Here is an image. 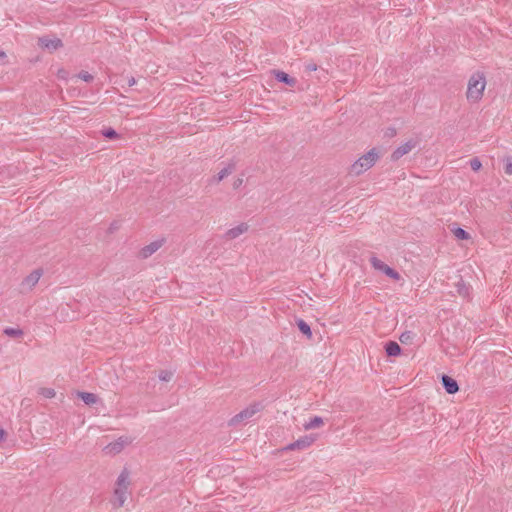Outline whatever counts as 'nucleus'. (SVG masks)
<instances>
[{
	"label": "nucleus",
	"instance_id": "f257e3e1",
	"mask_svg": "<svg viewBox=\"0 0 512 512\" xmlns=\"http://www.w3.org/2000/svg\"><path fill=\"white\" fill-rule=\"evenodd\" d=\"M129 471L124 468L116 481V488L114 489L111 504L114 508L118 509L122 507L127 500L129 482Z\"/></svg>",
	"mask_w": 512,
	"mask_h": 512
},
{
	"label": "nucleus",
	"instance_id": "f03ea898",
	"mask_svg": "<svg viewBox=\"0 0 512 512\" xmlns=\"http://www.w3.org/2000/svg\"><path fill=\"white\" fill-rule=\"evenodd\" d=\"M486 86V80L482 73H474L469 81H468V87H467V100L470 102H477L479 101L482 96L483 92Z\"/></svg>",
	"mask_w": 512,
	"mask_h": 512
},
{
	"label": "nucleus",
	"instance_id": "7ed1b4c3",
	"mask_svg": "<svg viewBox=\"0 0 512 512\" xmlns=\"http://www.w3.org/2000/svg\"><path fill=\"white\" fill-rule=\"evenodd\" d=\"M378 158L379 155L376 151V148H372L352 164L350 168V174L356 176L362 174L363 172L370 169Z\"/></svg>",
	"mask_w": 512,
	"mask_h": 512
},
{
	"label": "nucleus",
	"instance_id": "20e7f679",
	"mask_svg": "<svg viewBox=\"0 0 512 512\" xmlns=\"http://www.w3.org/2000/svg\"><path fill=\"white\" fill-rule=\"evenodd\" d=\"M262 409H263V405L261 402L252 403L248 407H246L245 409L240 411L238 414L233 416L229 421V425L234 426L243 421H246V420L252 418L256 413H258Z\"/></svg>",
	"mask_w": 512,
	"mask_h": 512
},
{
	"label": "nucleus",
	"instance_id": "39448f33",
	"mask_svg": "<svg viewBox=\"0 0 512 512\" xmlns=\"http://www.w3.org/2000/svg\"><path fill=\"white\" fill-rule=\"evenodd\" d=\"M131 443V440L128 437L122 436L117 440L108 443L102 449L103 453L108 456H115L119 454L125 446Z\"/></svg>",
	"mask_w": 512,
	"mask_h": 512
},
{
	"label": "nucleus",
	"instance_id": "423d86ee",
	"mask_svg": "<svg viewBox=\"0 0 512 512\" xmlns=\"http://www.w3.org/2000/svg\"><path fill=\"white\" fill-rule=\"evenodd\" d=\"M43 271L41 269L33 270L29 275H27L23 281L21 282V291L27 292L31 291L36 284L39 282Z\"/></svg>",
	"mask_w": 512,
	"mask_h": 512
},
{
	"label": "nucleus",
	"instance_id": "0eeeda50",
	"mask_svg": "<svg viewBox=\"0 0 512 512\" xmlns=\"http://www.w3.org/2000/svg\"><path fill=\"white\" fill-rule=\"evenodd\" d=\"M316 440V437L313 435H305L303 437H300L298 440L288 444L283 448L284 451H292V450H304L308 447H310L314 441Z\"/></svg>",
	"mask_w": 512,
	"mask_h": 512
},
{
	"label": "nucleus",
	"instance_id": "6e6552de",
	"mask_svg": "<svg viewBox=\"0 0 512 512\" xmlns=\"http://www.w3.org/2000/svg\"><path fill=\"white\" fill-rule=\"evenodd\" d=\"M164 243H165V238H161V239H158V240H155V241L149 243L148 245L144 246L140 250L139 256L142 259H147L151 255H153L155 252H157L164 245Z\"/></svg>",
	"mask_w": 512,
	"mask_h": 512
},
{
	"label": "nucleus",
	"instance_id": "1a4fd4ad",
	"mask_svg": "<svg viewBox=\"0 0 512 512\" xmlns=\"http://www.w3.org/2000/svg\"><path fill=\"white\" fill-rule=\"evenodd\" d=\"M416 146V142L413 140H409L404 144L397 147L391 154V160L397 161L404 155L408 154L414 147Z\"/></svg>",
	"mask_w": 512,
	"mask_h": 512
},
{
	"label": "nucleus",
	"instance_id": "9d476101",
	"mask_svg": "<svg viewBox=\"0 0 512 512\" xmlns=\"http://www.w3.org/2000/svg\"><path fill=\"white\" fill-rule=\"evenodd\" d=\"M441 384L448 394H455L459 391V385L457 381L448 375H442Z\"/></svg>",
	"mask_w": 512,
	"mask_h": 512
},
{
	"label": "nucleus",
	"instance_id": "9b49d317",
	"mask_svg": "<svg viewBox=\"0 0 512 512\" xmlns=\"http://www.w3.org/2000/svg\"><path fill=\"white\" fill-rule=\"evenodd\" d=\"M248 224L246 223H241L239 225H237L236 227H233L229 230L226 231V233L224 234V238L226 240H233L237 237H239L240 235L244 234L245 232L248 231Z\"/></svg>",
	"mask_w": 512,
	"mask_h": 512
},
{
	"label": "nucleus",
	"instance_id": "f8f14e48",
	"mask_svg": "<svg viewBox=\"0 0 512 512\" xmlns=\"http://www.w3.org/2000/svg\"><path fill=\"white\" fill-rule=\"evenodd\" d=\"M273 75L275 79L281 83H285L290 87H294L297 83V80L293 77H291L289 74H287L284 71L281 70H274Z\"/></svg>",
	"mask_w": 512,
	"mask_h": 512
},
{
	"label": "nucleus",
	"instance_id": "ddd939ff",
	"mask_svg": "<svg viewBox=\"0 0 512 512\" xmlns=\"http://www.w3.org/2000/svg\"><path fill=\"white\" fill-rule=\"evenodd\" d=\"M39 45L43 48L49 49V50H56L57 48L62 46V42L60 39H49L46 37L39 38Z\"/></svg>",
	"mask_w": 512,
	"mask_h": 512
},
{
	"label": "nucleus",
	"instance_id": "4468645a",
	"mask_svg": "<svg viewBox=\"0 0 512 512\" xmlns=\"http://www.w3.org/2000/svg\"><path fill=\"white\" fill-rule=\"evenodd\" d=\"M234 170H235V163L230 162L226 167L221 169L216 176L213 177L211 182H213V183L221 182L225 177L229 176Z\"/></svg>",
	"mask_w": 512,
	"mask_h": 512
},
{
	"label": "nucleus",
	"instance_id": "2eb2a0df",
	"mask_svg": "<svg viewBox=\"0 0 512 512\" xmlns=\"http://www.w3.org/2000/svg\"><path fill=\"white\" fill-rule=\"evenodd\" d=\"M385 351L388 356H398L401 353L400 345L395 341H388L385 344Z\"/></svg>",
	"mask_w": 512,
	"mask_h": 512
},
{
	"label": "nucleus",
	"instance_id": "dca6fc26",
	"mask_svg": "<svg viewBox=\"0 0 512 512\" xmlns=\"http://www.w3.org/2000/svg\"><path fill=\"white\" fill-rule=\"evenodd\" d=\"M323 424H324V421L321 417L314 416L313 418H311L308 422H306L304 424V429L305 430L316 429V428L321 427Z\"/></svg>",
	"mask_w": 512,
	"mask_h": 512
},
{
	"label": "nucleus",
	"instance_id": "f3484780",
	"mask_svg": "<svg viewBox=\"0 0 512 512\" xmlns=\"http://www.w3.org/2000/svg\"><path fill=\"white\" fill-rule=\"evenodd\" d=\"M100 133L109 140L120 139L121 135L117 133V131L111 127L103 128Z\"/></svg>",
	"mask_w": 512,
	"mask_h": 512
},
{
	"label": "nucleus",
	"instance_id": "a211bd4d",
	"mask_svg": "<svg viewBox=\"0 0 512 512\" xmlns=\"http://www.w3.org/2000/svg\"><path fill=\"white\" fill-rule=\"evenodd\" d=\"M77 396L81 398L87 405L96 403V394L94 393L77 392Z\"/></svg>",
	"mask_w": 512,
	"mask_h": 512
},
{
	"label": "nucleus",
	"instance_id": "6ab92c4d",
	"mask_svg": "<svg viewBox=\"0 0 512 512\" xmlns=\"http://www.w3.org/2000/svg\"><path fill=\"white\" fill-rule=\"evenodd\" d=\"M3 333L11 338H20L23 336V330L19 328L7 327L3 330Z\"/></svg>",
	"mask_w": 512,
	"mask_h": 512
},
{
	"label": "nucleus",
	"instance_id": "aec40b11",
	"mask_svg": "<svg viewBox=\"0 0 512 512\" xmlns=\"http://www.w3.org/2000/svg\"><path fill=\"white\" fill-rule=\"evenodd\" d=\"M297 326L301 333H303L304 335H306L309 338L312 336L311 328L304 320L299 319L297 321Z\"/></svg>",
	"mask_w": 512,
	"mask_h": 512
},
{
	"label": "nucleus",
	"instance_id": "412c9836",
	"mask_svg": "<svg viewBox=\"0 0 512 512\" xmlns=\"http://www.w3.org/2000/svg\"><path fill=\"white\" fill-rule=\"evenodd\" d=\"M452 231H453L455 237L459 240H468L471 238L470 234L463 228L456 227V228L452 229Z\"/></svg>",
	"mask_w": 512,
	"mask_h": 512
},
{
	"label": "nucleus",
	"instance_id": "4be33fe9",
	"mask_svg": "<svg viewBox=\"0 0 512 512\" xmlns=\"http://www.w3.org/2000/svg\"><path fill=\"white\" fill-rule=\"evenodd\" d=\"M370 263L374 269L379 270L381 272H384L385 268L388 267V265H386L384 262H382L375 256L371 257Z\"/></svg>",
	"mask_w": 512,
	"mask_h": 512
},
{
	"label": "nucleus",
	"instance_id": "5701e85b",
	"mask_svg": "<svg viewBox=\"0 0 512 512\" xmlns=\"http://www.w3.org/2000/svg\"><path fill=\"white\" fill-rule=\"evenodd\" d=\"M173 376H174V373L170 370H161L158 375L159 379L164 382L171 381Z\"/></svg>",
	"mask_w": 512,
	"mask_h": 512
},
{
	"label": "nucleus",
	"instance_id": "b1692460",
	"mask_svg": "<svg viewBox=\"0 0 512 512\" xmlns=\"http://www.w3.org/2000/svg\"><path fill=\"white\" fill-rule=\"evenodd\" d=\"M383 273L394 280L400 279V274L389 266L385 268V271Z\"/></svg>",
	"mask_w": 512,
	"mask_h": 512
},
{
	"label": "nucleus",
	"instance_id": "393cba45",
	"mask_svg": "<svg viewBox=\"0 0 512 512\" xmlns=\"http://www.w3.org/2000/svg\"><path fill=\"white\" fill-rule=\"evenodd\" d=\"M39 393L45 398H53L56 395V392L52 388H40Z\"/></svg>",
	"mask_w": 512,
	"mask_h": 512
},
{
	"label": "nucleus",
	"instance_id": "a878e982",
	"mask_svg": "<svg viewBox=\"0 0 512 512\" xmlns=\"http://www.w3.org/2000/svg\"><path fill=\"white\" fill-rule=\"evenodd\" d=\"M470 167L473 171L480 170V168L482 167L481 161L477 157L472 158L470 160Z\"/></svg>",
	"mask_w": 512,
	"mask_h": 512
},
{
	"label": "nucleus",
	"instance_id": "bb28decb",
	"mask_svg": "<svg viewBox=\"0 0 512 512\" xmlns=\"http://www.w3.org/2000/svg\"><path fill=\"white\" fill-rule=\"evenodd\" d=\"M504 172L507 175H512V159L511 158L506 159V162L504 165Z\"/></svg>",
	"mask_w": 512,
	"mask_h": 512
},
{
	"label": "nucleus",
	"instance_id": "cd10ccee",
	"mask_svg": "<svg viewBox=\"0 0 512 512\" xmlns=\"http://www.w3.org/2000/svg\"><path fill=\"white\" fill-rule=\"evenodd\" d=\"M78 78L86 81V82H90L93 80V75L89 74L88 72H80L78 75H77Z\"/></svg>",
	"mask_w": 512,
	"mask_h": 512
},
{
	"label": "nucleus",
	"instance_id": "c85d7f7f",
	"mask_svg": "<svg viewBox=\"0 0 512 512\" xmlns=\"http://www.w3.org/2000/svg\"><path fill=\"white\" fill-rule=\"evenodd\" d=\"M457 287H458L457 291L460 295L466 296L468 294V288L465 286V284L463 282L458 283Z\"/></svg>",
	"mask_w": 512,
	"mask_h": 512
},
{
	"label": "nucleus",
	"instance_id": "c756f323",
	"mask_svg": "<svg viewBox=\"0 0 512 512\" xmlns=\"http://www.w3.org/2000/svg\"><path fill=\"white\" fill-rule=\"evenodd\" d=\"M317 68H318V66L314 62H309V63L305 64V72H307V73L314 72L317 70Z\"/></svg>",
	"mask_w": 512,
	"mask_h": 512
},
{
	"label": "nucleus",
	"instance_id": "7c9ffc66",
	"mask_svg": "<svg viewBox=\"0 0 512 512\" xmlns=\"http://www.w3.org/2000/svg\"><path fill=\"white\" fill-rule=\"evenodd\" d=\"M411 338V332H404L401 334L399 340L402 343H406Z\"/></svg>",
	"mask_w": 512,
	"mask_h": 512
},
{
	"label": "nucleus",
	"instance_id": "2f4dec72",
	"mask_svg": "<svg viewBox=\"0 0 512 512\" xmlns=\"http://www.w3.org/2000/svg\"><path fill=\"white\" fill-rule=\"evenodd\" d=\"M6 59H7L6 53L1 51L0 52V62H1V64H6V62H7Z\"/></svg>",
	"mask_w": 512,
	"mask_h": 512
},
{
	"label": "nucleus",
	"instance_id": "473e14b6",
	"mask_svg": "<svg viewBox=\"0 0 512 512\" xmlns=\"http://www.w3.org/2000/svg\"><path fill=\"white\" fill-rule=\"evenodd\" d=\"M127 84H128L129 87L135 85L136 84V79L134 77L128 78Z\"/></svg>",
	"mask_w": 512,
	"mask_h": 512
},
{
	"label": "nucleus",
	"instance_id": "72a5a7b5",
	"mask_svg": "<svg viewBox=\"0 0 512 512\" xmlns=\"http://www.w3.org/2000/svg\"><path fill=\"white\" fill-rule=\"evenodd\" d=\"M387 135H388V136H394V135H396V130H395V128H389V129H388V132H387Z\"/></svg>",
	"mask_w": 512,
	"mask_h": 512
},
{
	"label": "nucleus",
	"instance_id": "f704fd0d",
	"mask_svg": "<svg viewBox=\"0 0 512 512\" xmlns=\"http://www.w3.org/2000/svg\"><path fill=\"white\" fill-rule=\"evenodd\" d=\"M5 436H6L5 430L0 428V441L4 440Z\"/></svg>",
	"mask_w": 512,
	"mask_h": 512
},
{
	"label": "nucleus",
	"instance_id": "c9c22d12",
	"mask_svg": "<svg viewBox=\"0 0 512 512\" xmlns=\"http://www.w3.org/2000/svg\"><path fill=\"white\" fill-rule=\"evenodd\" d=\"M241 184H242V179H237V180L234 182V188H238Z\"/></svg>",
	"mask_w": 512,
	"mask_h": 512
},
{
	"label": "nucleus",
	"instance_id": "e433bc0d",
	"mask_svg": "<svg viewBox=\"0 0 512 512\" xmlns=\"http://www.w3.org/2000/svg\"><path fill=\"white\" fill-rule=\"evenodd\" d=\"M65 74H66V72H65L64 70H60V71L58 72V75H59L60 77H62V78H64V77H65Z\"/></svg>",
	"mask_w": 512,
	"mask_h": 512
}]
</instances>
